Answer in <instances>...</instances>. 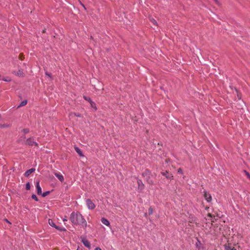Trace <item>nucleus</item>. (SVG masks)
<instances>
[{
  "label": "nucleus",
  "instance_id": "1",
  "mask_svg": "<svg viewBox=\"0 0 250 250\" xmlns=\"http://www.w3.org/2000/svg\"><path fill=\"white\" fill-rule=\"evenodd\" d=\"M69 219L74 225L80 226L83 228L86 226L87 223L83 215L79 212H73L71 213Z\"/></svg>",
  "mask_w": 250,
  "mask_h": 250
},
{
  "label": "nucleus",
  "instance_id": "2",
  "mask_svg": "<svg viewBox=\"0 0 250 250\" xmlns=\"http://www.w3.org/2000/svg\"><path fill=\"white\" fill-rule=\"evenodd\" d=\"M48 223L51 226L54 227L55 228L58 230H60L61 231H66V229H62L61 228L57 226L55 223L54 221L52 219H48Z\"/></svg>",
  "mask_w": 250,
  "mask_h": 250
},
{
  "label": "nucleus",
  "instance_id": "3",
  "mask_svg": "<svg viewBox=\"0 0 250 250\" xmlns=\"http://www.w3.org/2000/svg\"><path fill=\"white\" fill-rule=\"evenodd\" d=\"M86 204L87 208L89 209H93L95 208V204L93 203L92 200L89 199H87L86 200Z\"/></svg>",
  "mask_w": 250,
  "mask_h": 250
},
{
  "label": "nucleus",
  "instance_id": "4",
  "mask_svg": "<svg viewBox=\"0 0 250 250\" xmlns=\"http://www.w3.org/2000/svg\"><path fill=\"white\" fill-rule=\"evenodd\" d=\"M161 174L165 176L167 180H171L173 179V175L172 174L169 173L167 171H162L161 172Z\"/></svg>",
  "mask_w": 250,
  "mask_h": 250
},
{
  "label": "nucleus",
  "instance_id": "5",
  "mask_svg": "<svg viewBox=\"0 0 250 250\" xmlns=\"http://www.w3.org/2000/svg\"><path fill=\"white\" fill-rule=\"evenodd\" d=\"M26 144L31 146L34 145L37 146H38V144L34 142L33 139L31 138L27 139L26 141Z\"/></svg>",
  "mask_w": 250,
  "mask_h": 250
},
{
  "label": "nucleus",
  "instance_id": "6",
  "mask_svg": "<svg viewBox=\"0 0 250 250\" xmlns=\"http://www.w3.org/2000/svg\"><path fill=\"white\" fill-rule=\"evenodd\" d=\"M81 241L83 244L87 248L90 249L91 247L89 242L84 237H81Z\"/></svg>",
  "mask_w": 250,
  "mask_h": 250
},
{
  "label": "nucleus",
  "instance_id": "7",
  "mask_svg": "<svg viewBox=\"0 0 250 250\" xmlns=\"http://www.w3.org/2000/svg\"><path fill=\"white\" fill-rule=\"evenodd\" d=\"M54 175L57 177L58 179L61 182H62L64 181V178L63 175L60 172H54Z\"/></svg>",
  "mask_w": 250,
  "mask_h": 250
},
{
  "label": "nucleus",
  "instance_id": "8",
  "mask_svg": "<svg viewBox=\"0 0 250 250\" xmlns=\"http://www.w3.org/2000/svg\"><path fill=\"white\" fill-rule=\"evenodd\" d=\"M13 73L15 74L16 76L20 77H24V74L22 70L21 69L19 70L18 71L13 72Z\"/></svg>",
  "mask_w": 250,
  "mask_h": 250
},
{
  "label": "nucleus",
  "instance_id": "9",
  "mask_svg": "<svg viewBox=\"0 0 250 250\" xmlns=\"http://www.w3.org/2000/svg\"><path fill=\"white\" fill-rule=\"evenodd\" d=\"M204 196L208 202H210L211 201L212 198L210 194L207 193V192H205Z\"/></svg>",
  "mask_w": 250,
  "mask_h": 250
},
{
  "label": "nucleus",
  "instance_id": "10",
  "mask_svg": "<svg viewBox=\"0 0 250 250\" xmlns=\"http://www.w3.org/2000/svg\"><path fill=\"white\" fill-rule=\"evenodd\" d=\"M37 192L38 195L42 194V188L39 184V181H38L36 183Z\"/></svg>",
  "mask_w": 250,
  "mask_h": 250
},
{
  "label": "nucleus",
  "instance_id": "11",
  "mask_svg": "<svg viewBox=\"0 0 250 250\" xmlns=\"http://www.w3.org/2000/svg\"><path fill=\"white\" fill-rule=\"evenodd\" d=\"M35 170V169L33 168L28 169L25 172L24 176L25 177H28L30 175V174L34 172Z\"/></svg>",
  "mask_w": 250,
  "mask_h": 250
},
{
  "label": "nucleus",
  "instance_id": "12",
  "mask_svg": "<svg viewBox=\"0 0 250 250\" xmlns=\"http://www.w3.org/2000/svg\"><path fill=\"white\" fill-rule=\"evenodd\" d=\"M101 222H102L103 224H104L107 226H109L110 224L108 220L105 219V218H102L101 219Z\"/></svg>",
  "mask_w": 250,
  "mask_h": 250
},
{
  "label": "nucleus",
  "instance_id": "13",
  "mask_svg": "<svg viewBox=\"0 0 250 250\" xmlns=\"http://www.w3.org/2000/svg\"><path fill=\"white\" fill-rule=\"evenodd\" d=\"M225 249L226 250H233L234 248L230 246L229 243H228V245H225Z\"/></svg>",
  "mask_w": 250,
  "mask_h": 250
},
{
  "label": "nucleus",
  "instance_id": "14",
  "mask_svg": "<svg viewBox=\"0 0 250 250\" xmlns=\"http://www.w3.org/2000/svg\"><path fill=\"white\" fill-rule=\"evenodd\" d=\"M208 216L210 218V221L211 222H214L217 219L214 216L212 215L210 213H208Z\"/></svg>",
  "mask_w": 250,
  "mask_h": 250
},
{
  "label": "nucleus",
  "instance_id": "15",
  "mask_svg": "<svg viewBox=\"0 0 250 250\" xmlns=\"http://www.w3.org/2000/svg\"><path fill=\"white\" fill-rule=\"evenodd\" d=\"M75 151L79 154L81 156H83V154L81 150L78 147H75Z\"/></svg>",
  "mask_w": 250,
  "mask_h": 250
},
{
  "label": "nucleus",
  "instance_id": "16",
  "mask_svg": "<svg viewBox=\"0 0 250 250\" xmlns=\"http://www.w3.org/2000/svg\"><path fill=\"white\" fill-rule=\"evenodd\" d=\"M149 21L154 24L155 25H157L156 21L152 17L149 18Z\"/></svg>",
  "mask_w": 250,
  "mask_h": 250
},
{
  "label": "nucleus",
  "instance_id": "17",
  "mask_svg": "<svg viewBox=\"0 0 250 250\" xmlns=\"http://www.w3.org/2000/svg\"><path fill=\"white\" fill-rule=\"evenodd\" d=\"M27 101L26 100H24L23 101L21 104H20L18 106V107H20L21 106H24L26 104H27Z\"/></svg>",
  "mask_w": 250,
  "mask_h": 250
},
{
  "label": "nucleus",
  "instance_id": "18",
  "mask_svg": "<svg viewBox=\"0 0 250 250\" xmlns=\"http://www.w3.org/2000/svg\"><path fill=\"white\" fill-rule=\"evenodd\" d=\"M89 103L92 107L94 108H95V109H96V104H95L94 102H92V101H90V102Z\"/></svg>",
  "mask_w": 250,
  "mask_h": 250
},
{
  "label": "nucleus",
  "instance_id": "19",
  "mask_svg": "<svg viewBox=\"0 0 250 250\" xmlns=\"http://www.w3.org/2000/svg\"><path fill=\"white\" fill-rule=\"evenodd\" d=\"M9 127V125L7 124H0V128H7Z\"/></svg>",
  "mask_w": 250,
  "mask_h": 250
},
{
  "label": "nucleus",
  "instance_id": "20",
  "mask_svg": "<svg viewBox=\"0 0 250 250\" xmlns=\"http://www.w3.org/2000/svg\"><path fill=\"white\" fill-rule=\"evenodd\" d=\"M49 193H50V191H49L44 192L42 194V197H45L47 195H48L49 194Z\"/></svg>",
  "mask_w": 250,
  "mask_h": 250
},
{
  "label": "nucleus",
  "instance_id": "21",
  "mask_svg": "<svg viewBox=\"0 0 250 250\" xmlns=\"http://www.w3.org/2000/svg\"><path fill=\"white\" fill-rule=\"evenodd\" d=\"M149 174V171L148 170H146L144 173H143V175L144 177L145 176L148 175Z\"/></svg>",
  "mask_w": 250,
  "mask_h": 250
},
{
  "label": "nucleus",
  "instance_id": "22",
  "mask_svg": "<svg viewBox=\"0 0 250 250\" xmlns=\"http://www.w3.org/2000/svg\"><path fill=\"white\" fill-rule=\"evenodd\" d=\"M19 58L21 60H22L24 59V55L23 53H21L19 55Z\"/></svg>",
  "mask_w": 250,
  "mask_h": 250
},
{
  "label": "nucleus",
  "instance_id": "23",
  "mask_svg": "<svg viewBox=\"0 0 250 250\" xmlns=\"http://www.w3.org/2000/svg\"><path fill=\"white\" fill-rule=\"evenodd\" d=\"M32 198L34 199L35 200H36L37 201H38V199L37 196L36 195H35V194H33L32 195Z\"/></svg>",
  "mask_w": 250,
  "mask_h": 250
},
{
  "label": "nucleus",
  "instance_id": "24",
  "mask_svg": "<svg viewBox=\"0 0 250 250\" xmlns=\"http://www.w3.org/2000/svg\"><path fill=\"white\" fill-rule=\"evenodd\" d=\"M26 189L27 190H29L30 189V185L29 183H28L26 185Z\"/></svg>",
  "mask_w": 250,
  "mask_h": 250
},
{
  "label": "nucleus",
  "instance_id": "25",
  "mask_svg": "<svg viewBox=\"0 0 250 250\" xmlns=\"http://www.w3.org/2000/svg\"><path fill=\"white\" fill-rule=\"evenodd\" d=\"M83 98L84 99V100L88 101L89 103L90 102V101H91L90 98H88L85 96H83Z\"/></svg>",
  "mask_w": 250,
  "mask_h": 250
},
{
  "label": "nucleus",
  "instance_id": "26",
  "mask_svg": "<svg viewBox=\"0 0 250 250\" xmlns=\"http://www.w3.org/2000/svg\"><path fill=\"white\" fill-rule=\"evenodd\" d=\"M149 214H152L153 213V209L151 208H149L148 209Z\"/></svg>",
  "mask_w": 250,
  "mask_h": 250
},
{
  "label": "nucleus",
  "instance_id": "27",
  "mask_svg": "<svg viewBox=\"0 0 250 250\" xmlns=\"http://www.w3.org/2000/svg\"><path fill=\"white\" fill-rule=\"evenodd\" d=\"M244 172L246 174V175H247V176L248 177V178L250 180V173L249 172H248L247 171H244Z\"/></svg>",
  "mask_w": 250,
  "mask_h": 250
},
{
  "label": "nucleus",
  "instance_id": "28",
  "mask_svg": "<svg viewBox=\"0 0 250 250\" xmlns=\"http://www.w3.org/2000/svg\"><path fill=\"white\" fill-rule=\"evenodd\" d=\"M29 129H27V128H26V129H24L23 130V132H24V133H25H25H28V132H29Z\"/></svg>",
  "mask_w": 250,
  "mask_h": 250
},
{
  "label": "nucleus",
  "instance_id": "29",
  "mask_svg": "<svg viewBox=\"0 0 250 250\" xmlns=\"http://www.w3.org/2000/svg\"><path fill=\"white\" fill-rule=\"evenodd\" d=\"M178 172L179 173L182 174L183 173V171H182V169L181 168H179L178 169Z\"/></svg>",
  "mask_w": 250,
  "mask_h": 250
},
{
  "label": "nucleus",
  "instance_id": "30",
  "mask_svg": "<svg viewBox=\"0 0 250 250\" xmlns=\"http://www.w3.org/2000/svg\"><path fill=\"white\" fill-rule=\"evenodd\" d=\"M137 182H138L139 186H140V184H142V182L141 180H138Z\"/></svg>",
  "mask_w": 250,
  "mask_h": 250
},
{
  "label": "nucleus",
  "instance_id": "31",
  "mask_svg": "<svg viewBox=\"0 0 250 250\" xmlns=\"http://www.w3.org/2000/svg\"><path fill=\"white\" fill-rule=\"evenodd\" d=\"M148 184H151V185L153 184V182H152V180H150V181L148 180Z\"/></svg>",
  "mask_w": 250,
  "mask_h": 250
},
{
  "label": "nucleus",
  "instance_id": "32",
  "mask_svg": "<svg viewBox=\"0 0 250 250\" xmlns=\"http://www.w3.org/2000/svg\"><path fill=\"white\" fill-rule=\"evenodd\" d=\"M62 221H63V222L67 221V218H66V217H65V218H63V219H62Z\"/></svg>",
  "mask_w": 250,
  "mask_h": 250
},
{
  "label": "nucleus",
  "instance_id": "33",
  "mask_svg": "<svg viewBox=\"0 0 250 250\" xmlns=\"http://www.w3.org/2000/svg\"><path fill=\"white\" fill-rule=\"evenodd\" d=\"M95 250H102L99 247H97L95 248Z\"/></svg>",
  "mask_w": 250,
  "mask_h": 250
},
{
  "label": "nucleus",
  "instance_id": "34",
  "mask_svg": "<svg viewBox=\"0 0 250 250\" xmlns=\"http://www.w3.org/2000/svg\"><path fill=\"white\" fill-rule=\"evenodd\" d=\"M196 246L199 249V250L200 249V247L199 246L198 244L197 243H196Z\"/></svg>",
  "mask_w": 250,
  "mask_h": 250
},
{
  "label": "nucleus",
  "instance_id": "35",
  "mask_svg": "<svg viewBox=\"0 0 250 250\" xmlns=\"http://www.w3.org/2000/svg\"><path fill=\"white\" fill-rule=\"evenodd\" d=\"M217 4H218V0H213Z\"/></svg>",
  "mask_w": 250,
  "mask_h": 250
},
{
  "label": "nucleus",
  "instance_id": "36",
  "mask_svg": "<svg viewBox=\"0 0 250 250\" xmlns=\"http://www.w3.org/2000/svg\"><path fill=\"white\" fill-rule=\"evenodd\" d=\"M237 96H238L239 99L241 98V97H240V95H239V94L238 93H237Z\"/></svg>",
  "mask_w": 250,
  "mask_h": 250
},
{
  "label": "nucleus",
  "instance_id": "37",
  "mask_svg": "<svg viewBox=\"0 0 250 250\" xmlns=\"http://www.w3.org/2000/svg\"><path fill=\"white\" fill-rule=\"evenodd\" d=\"M5 220L7 222H8V223H10V222H9L7 219H5Z\"/></svg>",
  "mask_w": 250,
  "mask_h": 250
},
{
  "label": "nucleus",
  "instance_id": "38",
  "mask_svg": "<svg viewBox=\"0 0 250 250\" xmlns=\"http://www.w3.org/2000/svg\"><path fill=\"white\" fill-rule=\"evenodd\" d=\"M21 141H22V139H20V140H19V142H21Z\"/></svg>",
  "mask_w": 250,
  "mask_h": 250
},
{
  "label": "nucleus",
  "instance_id": "39",
  "mask_svg": "<svg viewBox=\"0 0 250 250\" xmlns=\"http://www.w3.org/2000/svg\"><path fill=\"white\" fill-rule=\"evenodd\" d=\"M5 81H8V80H7V79L4 80Z\"/></svg>",
  "mask_w": 250,
  "mask_h": 250
},
{
  "label": "nucleus",
  "instance_id": "40",
  "mask_svg": "<svg viewBox=\"0 0 250 250\" xmlns=\"http://www.w3.org/2000/svg\"><path fill=\"white\" fill-rule=\"evenodd\" d=\"M46 75H47L48 76H50V75L49 74H48L47 73H46Z\"/></svg>",
  "mask_w": 250,
  "mask_h": 250
},
{
  "label": "nucleus",
  "instance_id": "41",
  "mask_svg": "<svg viewBox=\"0 0 250 250\" xmlns=\"http://www.w3.org/2000/svg\"><path fill=\"white\" fill-rule=\"evenodd\" d=\"M198 241L199 242V244H200L201 245L200 242H199L198 240Z\"/></svg>",
  "mask_w": 250,
  "mask_h": 250
},
{
  "label": "nucleus",
  "instance_id": "42",
  "mask_svg": "<svg viewBox=\"0 0 250 250\" xmlns=\"http://www.w3.org/2000/svg\"><path fill=\"white\" fill-rule=\"evenodd\" d=\"M189 222L190 223H192V222H191V221H189Z\"/></svg>",
  "mask_w": 250,
  "mask_h": 250
}]
</instances>
